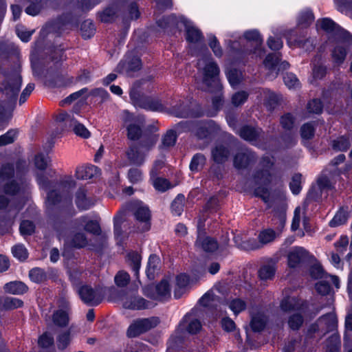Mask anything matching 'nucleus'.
Segmentation results:
<instances>
[{"mask_svg":"<svg viewBox=\"0 0 352 352\" xmlns=\"http://www.w3.org/2000/svg\"><path fill=\"white\" fill-rule=\"evenodd\" d=\"M274 162L269 157H264L261 161L262 170L256 171L254 175L255 184L254 192L261 197L268 208H273L274 215L276 216L280 227H283L286 221L285 195V191L280 190L270 192L267 186L273 180L272 167Z\"/></svg>","mask_w":352,"mask_h":352,"instance_id":"nucleus-1","label":"nucleus"},{"mask_svg":"<svg viewBox=\"0 0 352 352\" xmlns=\"http://www.w3.org/2000/svg\"><path fill=\"white\" fill-rule=\"evenodd\" d=\"M199 71L202 75L203 84L206 86L204 89L209 91H217L218 94L212 99V105L216 111L219 110L223 104L221 94V85L219 80V68L217 64L210 56H203L198 60ZM204 89V87H201Z\"/></svg>","mask_w":352,"mask_h":352,"instance_id":"nucleus-2","label":"nucleus"},{"mask_svg":"<svg viewBox=\"0 0 352 352\" xmlns=\"http://www.w3.org/2000/svg\"><path fill=\"white\" fill-rule=\"evenodd\" d=\"M130 98L135 105L146 110L160 112L168 111L170 114L178 118H187L192 116V113L189 110L188 104L181 99L173 100L171 107L167 108L158 98L150 97L139 98L134 91H130Z\"/></svg>","mask_w":352,"mask_h":352,"instance_id":"nucleus-3","label":"nucleus"},{"mask_svg":"<svg viewBox=\"0 0 352 352\" xmlns=\"http://www.w3.org/2000/svg\"><path fill=\"white\" fill-rule=\"evenodd\" d=\"M37 183L41 188L47 192V204L49 206L59 202L63 196L69 195L76 186V182L71 177H66L60 184H55L43 174L37 176Z\"/></svg>","mask_w":352,"mask_h":352,"instance_id":"nucleus-4","label":"nucleus"},{"mask_svg":"<svg viewBox=\"0 0 352 352\" xmlns=\"http://www.w3.org/2000/svg\"><path fill=\"white\" fill-rule=\"evenodd\" d=\"M14 176L13 164L3 165L0 171V178L5 182L2 186L3 192L8 196L28 193L30 189V182L25 177H19L18 174Z\"/></svg>","mask_w":352,"mask_h":352,"instance_id":"nucleus-5","label":"nucleus"},{"mask_svg":"<svg viewBox=\"0 0 352 352\" xmlns=\"http://www.w3.org/2000/svg\"><path fill=\"white\" fill-rule=\"evenodd\" d=\"M21 86V77L15 73L9 77L1 86L0 89L10 102L0 104V122L6 121L12 117L15 102Z\"/></svg>","mask_w":352,"mask_h":352,"instance_id":"nucleus-6","label":"nucleus"},{"mask_svg":"<svg viewBox=\"0 0 352 352\" xmlns=\"http://www.w3.org/2000/svg\"><path fill=\"white\" fill-rule=\"evenodd\" d=\"M263 40L256 30H249L244 33L243 38L239 41H230L229 45L231 50L240 52L242 54L253 53L256 56H261L263 51L261 48Z\"/></svg>","mask_w":352,"mask_h":352,"instance_id":"nucleus-7","label":"nucleus"},{"mask_svg":"<svg viewBox=\"0 0 352 352\" xmlns=\"http://www.w3.org/2000/svg\"><path fill=\"white\" fill-rule=\"evenodd\" d=\"M157 141V138L155 135H151L139 145L131 146L126 153L130 163L136 166L142 165L147 153L155 145Z\"/></svg>","mask_w":352,"mask_h":352,"instance_id":"nucleus-8","label":"nucleus"},{"mask_svg":"<svg viewBox=\"0 0 352 352\" xmlns=\"http://www.w3.org/2000/svg\"><path fill=\"white\" fill-rule=\"evenodd\" d=\"M218 294H221V296L226 295V286L225 284H218L214 286L210 291L206 292L199 300V302L201 305L205 307H214L215 316L220 317L223 314L220 313L217 310V305L223 304L224 302L222 300V297L219 296Z\"/></svg>","mask_w":352,"mask_h":352,"instance_id":"nucleus-9","label":"nucleus"},{"mask_svg":"<svg viewBox=\"0 0 352 352\" xmlns=\"http://www.w3.org/2000/svg\"><path fill=\"white\" fill-rule=\"evenodd\" d=\"M351 44L352 36L349 32H342L331 50V57L336 65L344 63Z\"/></svg>","mask_w":352,"mask_h":352,"instance_id":"nucleus-10","label":"nucleus"},{"mask_svg":"<svg viewBox=\"0 0 352 352\" xmlns=\"http://www.w3.org/2000/svg\"><path fill=\"white\" fill-rule=\"evenodd\" d=\"M127 210L133 212L137 221L141 223L140 231L145 232L150 228L151 214L148 208L138 200L131 201L126 205Z\"/></svg>","mask_w":352,"mask_h":352,"instance_id":"nucleus-11","label":"nucleus"},{"mask_svg":"<svg viewBox=\"0 0 352 352\" xmlns=\"http://www.w3.org/2000/svg\"><path fill=\"white\" fill-rule=\"evenodd\" d=\"M188 122L190 125V128H186V131H192L199 139L210 138L220 130L219 126L213 120Z\"/></svg>","mask_w":352,"mask_h":352,"instance_id":"nucleus-12","label":"nucleus"},{"mask_svg":"<svg viewBox=\"0 0 352 352\" xmlns=\"http://www.w3.org/2000/svg\"><path fill=\"white\" fill-rule=\"evenodd\" d=\"M56 120L65 127L73 128L74 133L78 136L85 139L90 137L91 133L89 130L74 118L72 113L62 111L56 116Z\"/></svg>","mask_w":352,"mask_h":352,"instance_id":"nucleus-13","label":"nucleus"},{"mask_svg":"<svg viewBox=\"0 0 352 352\" xmlns=\"http://www.w3.org/2000/svg\"><path fill=\"white\" fill-rule=\"evenodd\" d=\"M122 119L127 131V138L131 140H138L142 133V124L140 120L128 111L122 112Z\"/></svg>","mask_w":352,"mask_h":352,"instance_id":"nucleus-14","label":"nucleus"},{"mask_svg":"<svg viewBox=\"0 0 352 352\" xmlns=\"http://www.w3.org/2000/svg\"><path fill=\"white\" fill-rule=\"evenodd\" d=\"M337 325V319L334 314L329 313L320 317L309 329V334L318 333L322 336L329 331L335 329Z\"/></svg>","mask_w":352,"mask_h":352,"instance_id":"nucleus-15","label":"nucleus"},{"mask_svg":"<svg viewBox=\"0 0 352 352\" xmlns=\"http://www.w3.org/2000/svg\"><path fill=\"white\" fill-rule=\"evenodd\" d=\"M160 322L157 317L141 318L133 321L128 328L127 336L135 338L154 327Z\"/></svg>","mask_w":352,"mask_h":352,"instance_id":"nucleus-16","label":"nucleus"},{"mask_svg":"<svg viewBox=\"0 0 352 352\" xmlns=\"http://www.w3.org/2000/svg\"><path fill=\"white\" fill-rule=\"evenodd\" d=\"M328 170L325 169L318 179V186L312 187L308 194L307 199L316 200L319 197V191L329 190L333 188L332 177L336 173H331L328 176Z\"/></svg>","mask_w":352,"mask_h":352,"instance_id":"nucleus-17","label":"nucleus"},{"mask_svg":"<svg viewBox=\"0 0 352 352\" xmlns=\"http://www.w3.org/2000/svg\"><path fill=\"white\" fill-rule=\"evenodd\" d=\"M143 292L144 295L152 299L163 300L170 296V286L167 280H162L156 286L145 287Z\"/></svg>","mask_w":352,"mask_h":352,"instance_id":"nucleus-18","label":"nucleus"},{"mask_svg":"<svg viewBox=\"0 0 352 352\" xmlns=\"http://www.w3.org/2000/svg\"><path fill=\"white\" fill-rule=\"evenodd\" d=\"M78 294L82 300L91 306L98 305L102 300V291L100 288L93 289L85 285L80 288Z\"/></svg>","mask_w":352,"mask_h":352,"instance_id":"nucleus-19","label":"nucleus"},{"mask_svg":"<svg viewBox=\"0 0 352 352\" xmlns=\"http://www.w3.org/2000/svg\"><path fill=\"white\" fill-rule=\"evenodd\" d=\"M122 302L125 309L132 310L151 309L155 306L153 302L148 301L140 296H125L122 298Z\"/></svg>","mask_w":352,"mask_h":352,"instance_id":"nucleus-20","label":"nucleus"},{"mask_svg":"<svg viewBox=\"0 0 352 352\" xmlns=\"http://www.w3.org/2000/svg\"><path fill=\"white\" fill-rule=\"evenodd\" d=\"M190 124L188 121H182L177 124L174 129L168 130L162 139V144L164 147L173 146L178 135L186 132V128H190Z\"/></svg>","mask_w":352,"mask_h":352,"instance_id":"nucleus-21","label":"nucleus"},{"mask_svg":"<svg viewBox=\"0 0 352 352\" xmlns=\"http://www.w3.org/2000/svg\"><path fill=\"white\" fill-rule=\"evenodd\" d=\"M280 308L284 311L296 310L305 313L308 307V303L296 296H285L280 302Z\"/></svg>","mask_w":352,"mask_h":352,"instance_id":"nucleus-22","label":"nucleus"},{"mask_svg":"<svg viewBox=\"0 0 352 352\" xmlns=\"http://www.w3.org/2000/svg\"><path fill=\"white\" fill-rule=\"evenodd\" d=\"M204 227V223L201 219L198 221L199 235L196 241V246L202 249L205 252H212L216 250L219 245L217 241L213 238L209 236H204L200 234L201 229Z\"/></svg>","mask_w":352,"mask_h":352,"instance_id":"nucleus-23","label":"nucleus"},{"mask_svg":"<svg viewBox=\"0 0 352 352\" xmlns=\"http://www.w3.org/2000/svg\"><path fill=\"white\" fill-rule=\"evenodd\" d=\"M180 21L184 24L186 28V40L190 44H195L199 45L202 39L203 36L201 32L192 23L184 17H180Z\"/></svg>","mask_w":352,"mask_h":352,"instance_id":"nucleus-24","label":"nucleus"},{"mask_svg":"<svg viewBox=\"0 0 352 352\" xmlns=\"http://www.w3.org/2000/svg\"><path fill=\"white\" fill-rule=\"evenodd\" d=\"M256 159L253 152L248 148H241L234 158V166L237 169H243L248 167Z\"/></svg>","mask_w":352,"mask_h":352,"instance_id":"nucleus-25","label":"nucleus"},{"mask_svg":"<svg viewBox=\"0 0 352 352\" xmlns=\"http://www.w3.org/2000/svg\"><path fill=\"white\" fill-rule=\"evenodd\" d=\"M239 135L244 140L257 145V142L263 139V133L260 128L245 126L239 131Z\"/></svg>","mask_w":352,"mask_h":352,"instance_id":"nucleus-26","label":"nucleus"},{"mask_svg":"<svg viewBox=\"0 0 352 352\" xmlns=\"http://www.w3.org/2000/svg\"><path fill=\"white\" fill-rule=\"evenodd\" d=\"M308 257V252L301 247L294 248L288 254V265L296 267Z\"/></svg>","mask_w":352,"mask_h":352,"instance_id":"nucleus-27","label":"nucleus"},{"mask_svg":"<svg viewBox=\"0 0 352 352\" xmlns=\"http://www.w3.org/2000/svg\"><path fill=\"white\" fill-rule=\"evenodd\" d=\"M99 173L98 167L89 164L78 167L76 170V176L78 179H88L98 175Z\"/></svg>","mask_w":352,"mask_h":352,"instance_id":"nucleus-28","label":"nucleus"},{"mask_svg":"<svg viewBox=\"0 0 352 352\" xmlns=\"http://www.w3.org/2000/svg\"><path fill=\"white\" fill-rule=\"evenodd\" d=\"M126 211L124 210H120L114 217V234L117 241L121 242L125 237L122 230V224L124 220Z\"/></svg>","mask_w":352,"mask_h":352,"instance_id":"nucleus-29","label":"nucleus"},{"mask_svg":"<svg viewBox=\"0 0 352 352\" xmlns=\"http://www.w3.org/2000/svg\"><path fill=\"white\" fill-rule=\"evenodd\" d=\"M276 272V264L272 261L263 263L258 270V276L263 280H271Z\"/></svg>","mask_w":352,"mask_h":352,"instance_id":"nucleus-30","label":"nucleus"},{"mask_svg":"<svg viewBox=\"0 0 352 352\" xmlns=\"http://www.w3.org/2000/svg\"><path fill=\"white\" fill-rule=\"evenodd\" d=\"M141 65V60L139 58L134 57L131 60L126 59L121 61L117 67V70L120 72L136 71L140 69Z\"/></svg>","mask_w":352,"mask_h":352,"instance_id":"nucleus-31","label":"nucleus"},{"mask_svg":"<svg viewBox=\"0 0 352 352\" xmlns=\"http://www.w3.org/2000/svg\"><path fill=\"white\" fill-rule=\"evenodd\" d=\"M76 204L81 210H87L94 203L90 199L87 198L85 188H80L76 195Z\"/></svg>","mask_w":352,"mask_h":352,"instance_id":"nucleus-32","label":"nucleus"},{"mask_svg":"<svg viewBox=\"0 0 352 352\" xmlns=\"http://www.w3.org/2000/svg\"><path fill=\"white\" fill-rule=\"evenodd\" d=\"M140 15L138 6L135 3H131L127 6L121 14L124 23H128L132 20L137 19Z\"/></svg>","mask_w":352,"mask_h":352,"instance_id":"nucleus-33","label":"nucleus"},{"mask_svg":"<svg viewBox=\"0 0 352 352\" xmlns=\"http://www.w3.org/2000/svg\"><path fill=\"white\" fill-rule=\"evenodd\" d=\"M261 98L265 104L270 109H274L280 100V96L268 89H262L260 92Z\"/></svg>","mask_w":352,"mask_h":352,"instance_id":"nucleus-34","label":"nucleus"},{"mask_svg":"<svg viewBox=\"0 0 352 352\" xmlns=\"http://www.w3.org/2000/svg\"><path fill=\"white\" fill-rule=\"evenodd\" d=\"M80 224H85V230L96 236L101 233L100 224L96 220H87L86 216H83L78 219Z\"/></svg>","mask_w":352,"mask_h":352,"instance_id":"nucleus-35","label":"nucleus"},{"mask_svg":"<svg viewBox=\"0 0 352 352\" xmlns=\"http://www.w3.org/2000/svg\"><path fill=\"white\" fill-rule=\"evenodd\" d=\"M230 155V150L226 146L220 144L217 145L212 151V156L214 162L223 163L226 162Z\"/></svg>","mask_w":352,"mask_h":352,"instance_id":"nucleus-36","label":"nucleus"},{"mask_svg":"<svg viewBox=\"0 0 352 352\" xmlns=\"http://www.w3.org/2000/svg\"><path fill=\"white\" fill-rule=\"evenodd\" d=\"M64 240L67 245L76 248H82L87 245V240L81 232L74 234L72 237H67Z\"/></svg>","mask_w":352,"mask_h":352,"instance_id":"nucleus-37","label":"nucleus"},{"mask_svg":"<svg viewBox=\"0 0 352 352\" xmlns=\"http://www.w3.org/2000/svg\"><path fill=\"white\" fill-rule=\"evenodd\" d=\"M266 321L267 319L264 314L258 312L252 314L250 327L254 331H261L264 329Z\"/></svg>","mask_w":352,"mask_h":352,"instance_id":"nucleus-38","label":"nucleus"},{"mask_svg":"<svg viewBox=\"0 0 352 352\" xmlns=\"http://www.w3.org/2000/svg\"><path fill=\"white\" fill-rule=\"evenodd\" d=\"M4 289L6 292L19 295L25 293L28 290V287L22 282L13 281L6 283L4 286Z\"/></svg>","mask_w":352,"mask_h":352,"instance_id":"nucleus-39","label":"nucleus"},{"mask_svg":"<svg viewBox=\"0 0 352 352\" xmlns=\"http://www.w3.org/2000/svg\"><path fill=\"white\" fill-rule=\"evenodd\" d=\"M228 308L237 316L246 309L247 304L243 299L235 298L225 302Z\"/></svg>","mask_w":352,"mask_h":352,"instance_id":"nucleus-40","label":"nucleus"},{"mask_svg":"<svg viewBox=\"0 0 352 352\" xmlns=\"http://www.w3.org/2000/svg\"><path fill=\"white\" fill-rule=\"evenodd\" d=\"M307 311L303 313L298 311L289 316L287 320L289 327L292 330H298L304 323V316Z\"/></svg>","mask_w":352,"mask_h":352,"instance_id":"nucleus-41","label":"nucleus"},{"mask_svg":"<svg viewBox=\"0 0 352 352\" xmlns=\"http://www.w3.org/2000/svg\"><path fill=\"white\" fill-rule=\"evenodd\" d=\"M314 20L313 12L308 9L302 11L298 19V25L302 28H307Z\"/></svg>","mask_w":352,"mask_h":352,"instance_id":"nucleus-42","label":"nucleus"},{"mask_svg":"<svg viewBox=\"0 0 352 352\" xmlns=\"http://www.w3.org/2000/svg\"><path fill=\"white\" fill-rule=\"evenodd\" d=\"M53 322L56 325L66 326L69 322V314L67 311L59 309L53 314Z\"/></svg>","mask_w":352,"mask_h":352,"instance_id":"nucleus-43","label":"nucleus"},{"mask_svg":"<svg viewBox=\"0 0 352 352\" xmlns=\"http://www.w3.org/2000/svg\"><path fill=\"white\" fill-rule=\"evenodd\" d=\"M351 146L349 138L341 136L334 140L332 142V147L336 151H346Z\"/></svg>","mask_w":352,"mask_h":352,"instance_id":"nucleus-44","label":"nucleus"},{"mask_svg":"<svg viewBox=\"0 0 352 352\" xmlns=\"http://www.w3.org/2000/svg\"><path fill=\"white\" fill-rule=\"evenodd\" d=\"M206 163V157L204 155L197 153L193 156L190 164V169L192 172L200 170Z\"/></svg>","mask_w":352,"mask_h":352,"instance_id":"nucleus-45","label":"nucleus"},{"mask_svg":"<svg viewBox=\"0 0 352 352\" xmlns=\"http://www.w3.org/2000/svg\"><path fill=\"white\" fill-rule=\"evenodd\" d=\"M340 346V336L337 333H333L327 340V352H339Z\"/></svg>","mask_w":352,"mask_h":352,"instance_id":"nucleus-46","label":"nucleus"},{"mask_svg":"<svg viewBox=\"0 0 352 352\" xmlns=\"http://www.w3.org/2000/svg\"><path fill=\"white\" fill-rule=\"evenodd\" d=\"M276 232L270 228L263 230L260 232L258 239L259 243L262 245L267 244L274 240Z\"/></svg>","mask_w":352,"mask_h":352,"instance_id":"nucleus-47","label":"nucleus"},{"mask_svg":"<svg viewBox=\"0 0 352 352\" xmlns=\"http://www.w3.org/2000/svg\"><path fill=\"white\" fill-rule=\"evenodd\" d=\"M30 5L26 8L28 14L35 16L38 14L43 7V0H28Z\"/></svg>","mask_w":352,"mask_h":352,"instance_id":"nucleus-48","label":"nucleus"},{"mask_svg":"<svg viewBox=\"0 0 352 352\" xmlns=\"http://www.w3.org/2000/svg\"><path fill=\"white\" fill-rule=\"evenodd\" d=\"M280 60V54L278 53L270 54L265 58L263 63L265 67L272 72L276 69L277 64Z\"/></svg>","mask_w":352,"mask_h":352,"instance_id":"nucleus-49","label":"nucleus"},{"mask_svg":"<svg viewBox=\"0 0 352 352\" xmlns=\"http://www.w3.org/2000/svg\"><path fill=\"white\" fill-rule=\"evenodd\" d=\"M153 181V185L154 188L160 192H164L166 190L173 187L170 183L166 179L162 177H151Z\"/></svg>","mask_w":352,"mask_h":352,"instance_id":"nucleus-50","label":"nucleus"},{"mask_svg":"<svg viewBox=\"0 0 352 352\" xmlns=\"http://www.w3.org/2000/svg\"><path fill=\"white\" fill-rule=\"evenodd\" d=\"M159 263L160 258L154 254L150 256L146 269V274L148 278L152 279L154 278V274Z\"/></svg>","mask_w":352,"mask_h":352,"instance_id":"nucleus-51","label":"nucleus"},{"mask_svg":"<svg viewBox=\"0 0 352 352\" xmlns=\"http://www.w3.org/2000/svg\"><path fill=\"white\" fill-rule=\"evenodd\" d=\"M117 14L116 8L115 6H111L107 8L99 14L100 21L104 23L111 22L114 20Z\"/></svg>","mask_w":352,"mask_h":352,"instance_id":"nucleus-52","label":"nucleus"},{"mask_svg":"<svg viewBox=\"0 0 352 352\" xmlns=\"http://www.w3.org/2000/svg\"><path fill=\"white\" fill-rule=\"evenodd\" d=\"M228 80L232 87L237 86L241 79L242 74L241 71L233 69L226 72Z\"/></svg>","mask_w":352,"mask_h":352,"instance_id":"nucleus-53","label":"nucleus"},{"mask_svg":"<svg viewBox=\"0 0 352 352\" xmlns=\"http://www.w3.org/2000/svg\"><path fill=\"white\" fill-rule=\"evenodd\" d=\"M349 215L344 210H339L333 219L329 222L331 227H336L345 223L348 219Z\"/></svg>","mask_w":352,"mask_h":352,"instance_id":"nucleus-54","label":"nucleus"},{"mask_svg":"<svg viewBox=\"0 0 352 352\" xmlns=\"http://www.w3.org/2000/svg\"><path fill=\"white\" fill-rule=\"evenodd\" d=\"M127 258L131 262V267L133 271L135 272V275L137 276L140 267V255L136 252H132L128 254Z\"/></svg>","mask_w":352,"mask_h":352,"instance_id":"nucleus-55","label":"nucleus"},{"mask_svg":"<svg viewBox=\"0 0 352 352\" xmlns=\"http://www.w3.org/2000/svg\"><path fill=\"white\" fill-rule=\"evenodd\" d=\"M184 196L178 195L171 204V210L174 214L180 215L184 210Z\"/></svg>","mask_w":352,"mask_h":352,"instance_id":"nucleus-56","label":"nucleus"},{"mask_svg":"<svg viewBox=\"0 0 352 352\" xmlns=\"http://www.w3.org/2000/svg\"><path fill=\"white\" fill-rule=\"evenodd\" d=\"M30 279L35 283H41L46 278L45 272L41 268H34L29 273Z\"/></svg>","mask_w":352,"mask_h":352,"instance_id":"nucleus-57","label":"nucleus"},{"mask_svg":"<svg viewBox=\"0 0 352 352\" xmlns=\"http://www.w3.org/2000/svg\"><path fill=\"white\" fill-rule=\"evenodd\" d=\"M334 2L341 12L352 13V0H334Z\"/></svg>","mask_w":352,"mask_h":352,"instance_id":"nucleus-58","label":"nucleus"},{"mask_svg":"<svg viewBox=\"0 0 352 352\" xmlns=\"http://www.w3.org/2000/svg\"><path fill=\"white\" fill-rule=\"evenodd\" d=\"M302 175L300 174H295L289 183L291 191L294 195H298L301 190Z\"/></svg>","mask_w":352,"mask_h":352,"instance_id":"nucleus-59","label":"nucleus"},{"mask_svg":"<svg viewBox=\"0 0 352 352\" xmlns=\"http://www.w3.org/2000/svg\"><path fill=\"white\" fill-rule=\"evenodd\" d=\"M13 256L20 261H23L28 258L27 249L23 245H16L12 248Z\"/></svg>","mask_w":352,"mask_h":352,"instance_id":"nucleus-60","label":"nucleus"},{"mask_svg":"<svg viewBox=\"0 0 352 352\" xmlns=\"http://www.w3.org/2000/svg\"><path fill=\"white\" fill-rule=\"evenodd\" d=\"M81 34L85 38L91 37L95 33L94 25L90 21H85L81 25Z\"/></svg>","mask_w":352,"mask_h":352,"instance_id":"nucleus-61","label":"nucleus"},{"mask_svg":"<svg viewBox=\"0 0 352 352\" xmlns=\"http://www.w3.org/2000/svg\"><path fill=\"white\" fill-rule=\"evenodd\" d=\"M115 283L118 287H125L129 283L130 276L124 271H120L115 276Z\"/></svg>","mask_w":352,"mask_h":352,"instance_id":"nucleus-62","label":"nucleus"},{"mask_svg":"<svg viewBox=\"0 0 352 352\" xmlns=\"http://www.w3.org/2000/svg\"><path fill=\"white\" fill-rule=\"evenodd\" d=\"M317 26L327 32H333L336 30V23L330 19L325 18L317 21Z\"/></svg>","mask_w":352,"mask_h":352,"instance_id":"nucleus-63","label":"nucleus"},{"mask_svg":"<svg viewBox=\"0 0 352 352\" xmlns=\"http://www.w3.org/2000/svg\"><path fill=\"white\" fill-rule=\"evenodd\" d=\"M3 305L7 309H13L21 307L23 302L16 298L7 297L4 299Z\"/></svg>","mask_w":352,"mask_h":352,"instance_id":"nucleus-64","label":"nucleus"}]
</instances>
